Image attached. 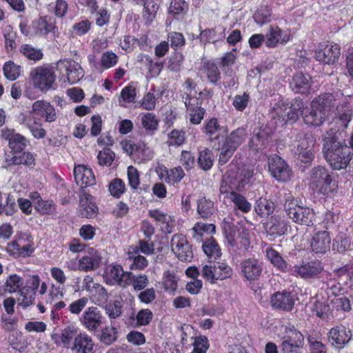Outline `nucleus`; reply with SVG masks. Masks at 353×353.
Wrapping results in <instances>:
<instances>
[{
  "label": "nucleus",
  "instance_id": "obj_1",
  "mask_svg": "<svg viewBox=\"0 0 353 353\" xmlns=\"http://www.w3.org/2000/svg\"><path fill=\"white\" fill-rule=\"evenodd\" d=\"M343 131L332 128L324 134L323 152L326 161L334 170L346 168L352 159L353 152L345 143Z\"/></svg>",
  "mask_w": 353,
  "mask_h": 353
},
{
  "label": "nucleus",
  "instance_id": "obj_2",
  "mask_svg": "<svg viewBox=\"0 0 353 353\" xmlns=\"http://www.w3.org/2000/svg\"><path fill=\"white\" fill-rule=\"evenodd\" d=\"M336 104V100L332 94L319 95L311 102L310 108L304 113V122L316 127L321 125L335 108Z\"/></svg>",
  "mask_w": 353,
  "mask_h": 353
},
{
  "label": "nucleus",
  "instance_id": "obj_3",
  "mask_svg": "<svg viewBox=\"0 0 353 353\" xmlns=\"http://www.w3.org/2000/svg\"><path fill=\"white\" fill-rule=\"evenodd\" d=\"M283 206L286 214L294 223L310 226L313 225L314 212L312 209L302 206L297 198L291 192H287L283 196Z\"/></svg>",
  "mask_w": 353,
  "mask_h": 353
},
{
  "label": "nucleus",
  "instance_id": "obj_4",
  "mask_svg": "<svg viewBox=\"0 0 353 353\" xmlns=\"http://www.w3.org/2000/svg\"><path fill=\"white\" fill-rule=\"evenodd\" d=\"M312 183L318 192L330 196L336 188V183L332 180L329 171L323 166H317L310 171Z\"/></svg>",
  "mask_w": 353,
  "mask_h": 353
},
{
  "label": "nucleus",
  "instance_id": "obj_5",
  "mask_svg": "<svg viewBox=\"0 0 353 353\" xmlns=\"http://www.w3.org/2000/svg\"><path fill=\"white\" fill-rule=\"evenodd\" d=\"M30 77L33 85L42 92H46L54 88L56 75L50 68L37 67L31 70Z\"/></svg>",
  "mask_w": 353,
  "mask_h": 353
},
{
  "label": "nucleus",
  "instance_id": "obj_6",
  "mask_svg": "<svg viewBox=\"0 0 353 353\" xmlns=\"http://www.w3.org/2000/svg\"><path fill=\"white\" fill-rule=\"evenodd\" d=\"M172 252L181 261L190 262L193 252L185 236L181 234H174L170 241Z\"/></svg>",
  "mask_w": 353,
  "mask_h": 353
},
{
  "label": "nucleus",
  "instance_id": "obj_7",
  "mask_svg": "<svg viewBox=\"0 0 353 353\" xmlns=\"http://www.w3.org/2000/svg\"><path fill=\"white\" fill-rule=\"evenodd\" d=\"M268 169L271 175L278 181H287L292 175L286 162L279 156L274 154L268 158Z\"/></svg>",
  "mask_w": 353,
  "mask_h": 353
},
{
  "label": "nucleus",
  "instance_id": "obj_8",
  "mask_svg": "<svg viewBox=\"0 0 353 353\" xmlns=\"http://www.w3.org/2000/svg\"><path fill=\"white\" fill-rule=\"evenodd\" d=\"M272 140V131L269 128L254 129L248 143V147L255 152H262L269 145Z\"/></svg>",
  "mask_w": 353,
  "mask_h": 353
},
{
  "label": "nucleus",
  "instance_id": "obj_9",
  "mask_svg": "<svg viewBox=\"0 0 353 353\" xmlns=\"http://www.w3.org/2000/svg\"><path fill=\"white\" fill-rule=\"evenodd\" d=\"M352 336L350 329L343 325H336L328 332V341L334 348L343 349L351 340Z\"/></svg>",
  "mask_w": 353,
  "mask_h": 353
},
{
  "label": "nucleus",
  "instance_id": "obj_10",
  "mask_svg": "<svg viewBox=\"0 0 353 353\" xmlns=\"http://www.w3.org/2000/svg\"><path fill=\"white\" fill-rule=\"evenodd\" d=\"M103 316L98 307H88L80 318L81 324L90 332L96 331L103 323Z\"/></svg>",
  "mask_w": 353,
  "mask_h": 353
},
{
  "label": "nucleus",
  "instance_id": "obj_11",
  "mask_svg": "<svg viewBox=\"0 0 353 353\" xmlns=\"http://www.w3.org/2000/svg\"><path fill=\"white\" fill-rule=\"evenodd\" d=\"M1 137L8 142V147L10 149L9 154L23 152L28 143L24 136L16 133L13 130H3Z\"/></svg>",
  "mask_w": 353,
  "mask_h": 353
},
{
  "label": "nucleus",
  "instance_id": "obj_12",
  "mask_svg": "<svg viewBox=\"0 0 353 353\" xmlns=\"http://www.w3.org/2000/svg\"><path fill=\"white\" fill-rule=\"evenodd\" d=\"M331 237L327 230L316 231L310 240V248L316 254H323L330 250Z\"/></svg>",
  "mask_w": 353,
  "mask_h": 353
},
{
  "label": "nucleus",
  "instance_id": "obj_13",
  "mask_svg": "<svg viewBox=\"0 0 353 353\" xmlns=\"http://www.w3.org/2000/svg\"><path fill=\"white\" fill-rule=\"evenodd\" d=\"M341 54V49L338 44L328 43L315 52V58L319 61L326 64L336 63Z\"/></svg>",
  "mask_w": 353,
  "mask_h": 353
},
{
  "label": "nucleus",
  "instance_id": "obj_14",
  "mask_svg": "<svg viewBox=\"0 0 353 353\" xmlns=\"http://www.w3.org/2000/svg\"><path fill=\"white\" fill-rule=\"evenodd\" d=\"M92 198L90 194L87 193L84 190H81L79 195V206L78 212L81 217L91 219L96 216L98 208L95 203L92 201Z\"/></svg>",
  "mask_w": 353,
  "mask_h": 353
},
{
  "label": "nucleus",
  "instance_id": "obj_15",
  "mask_svg": "<svg viewBox=\"0 0 353 353\" xmlns=\"http://www.w3.org/2000/svg\"><path fill=\"white\" fill-rule=\"evenodd\" d=\"M243 276L248 281H254L259 279L263 271V264L258 259L250 258L241 263Z\"/></svg>",
  "mask_w": 353,
  "mask_h": 353
},
{
  "label": "nucleus",
  "instance_id": "obj_16",
  "mask_svg": "<svg viewBox=\"0 0 353 353\" xmlns=\"http://www.w3.org/2000/svg\"><path fill=\"white\" fill-rule=\"evenodd\" d=\"M265 36V46L275 48L279 43H286L290 39L288 32L282 30L278 26H270Z\"/></svg>",
  "mask_w": 353,
  "mask_h": 353
},
{
  "label": "nucleus",
  "instance_id": "obj_17",
  "mask_svg": "<svg viewBox=\"0 0 353 353\" xmlns=\"http://www.w3.org/2000/svg\"><path fill=\"white\" fill-rule=\"evenodd\" d=\"M101 256L95 249L91 248L79 261V269L81 271L89 272L95 270L100 266Z\"/></svg>",
  "mask_w": 353,
  "mask_h": 353
},
{
  "label": "nucleus",
  "instance_id": "obj_18",
  "mask_svg": "<svg viewBox=\"0 0 353 353\" xmlns=\"http://www.w3.org/2000/svg\"><path fill=\"white\" fill-rule=\"evenodd\" d=\"M74 179L77 185L83 190L84 188L96 183L95 176L92 170L83 165H78L74 168Z\"/></svg>",
  "mask_w": 353,
  "mask_h": 353
},
{
  "label": "nucleus",
  "instance_id": "obj_19",
  "mask_svg": "<svg viewBox=\"0 0 353 353\" xmlns=\"http://www.w3.org/2000/svg\"><path fill=\"white\" fill-rule=\"evenodd\" d=\"M323 269L320 261H311L294 266V272L303 279H311L319 274Z\"/></svg>",
  "mask_w": 353,
  "mask_h": 353
},
{
  "label": "nucleus",
  "instance_id": "obj_20",
  "mask_svg": "<svg viewBox=\"0 0 353 353\" xmlns=\"http://www.w3.org/2000/svg\"><path fill=\"white\" fill-rule=\"evenodd\" d=\"M34 157L30 152H19L14 154H8L5 159L3 168L9 169L12 165H25L30 166L34 165Z\"/></svg>",
  "mask_w": 353,
  "mask_h": 353
},
{
  "label": "nucleus",
  "instance_id": "obj_21",
  "mask_svg": "<svg viewBox=\"0 0 353 353\" xmlns=\"http://www.w3.org/2000/svg\"><path fill=\"white\" fill-rule=\"evenodd\" d=\"M272 307L283 311H291L294 305V301L290 292H277L273 294L270 299Z\"/></svg>",
  "mask_w": 353,
  "mask_h": 353
},
{
  "label": "nucleus",
  "instance_id": "obj_22",
  "mask_svg": "<svg viewBox=\"0 0 353 353\" xmlns=\"http://www.w3.org/2000/svg\"><path fill=\"white\" fill-rule=\"evenodd\" d=\"M32 112L45 118L46 122H53L57 119L55 109L49 102L37 100L32 104Z\"/></svg>",
  "mask_w": 353,
  "mask_h": 353
},
{
  "label": "nucleus",
  "instance_id": "obj_23",
  "mask_svg": "<svg viewBox=\"0 0 353 353\" xmlns=\"http://www.w3.org/2000/svg\"><path fill=\"white\" fill-rule=\"evenodd\" d=\"M94 341L85 333H80L74 339L71 349L74 353H94Z\"/></svg>",
  "mask_w": 353,
  "mask_h": 353
},
{
  "label": "nucleus",
  "instance_id": "obj_24",
  "mask_svg": "<svg viewBox=\"0 0 353 353\" xmlns=\"http://www.w3.org/2000/svg\"><path fill=\"white\" fill-rule=\"evenodd\" d=\"M290 85L294 92L305 94L310 90L312 78L309 74L297 72L293 76Z\"/></svg>",
  "mask_w": 353,
  "mask_h": 353
},
{
  "label": "nucleus",
  "instance_id": "obj_25",
  "mask_svg": "<svg viewBox=\"0 0 353 353\" xmlns=\"http://www.w3.org/2000/svg\"><path fill=\"white\" fill-rule=\"evenodd\" d=\"M148 214L157 222L163 225L162 230L165 232L171 233L172 232L174 221L170 216L157 209L149 210Z\"/></svg>",
  "mask_w": 353,
  "mask_h": 353
},
{
  "label": "nucleus",
  "instance_id": "obj_26",
  "mask_svg": "<svg viewBox=\"0 0 353 353\" xmlns=\"http://www.w3.org/2000/svg\"><path fill=\"white\" fill-rule=\"evenodd\" d=\"M335 119L336 123H339L344 129L347 128L353 116L352 110L345 103H339L335 105Z\"/></svg>",
  "mask_w": 353,
  "mask_h": 353
},
{
  "label": "nucleus",
  "instance_id": "obj_27",
  "mask_svg": "<svg viewBox=\"0 0 353 353\" xmlns=\"http://www.w3.org/2000/svg\"><path fill=\"white\" fill-rule=\"evenodd\" d=\"M248 134L246 130L243 128H239L232 131L225 139L224 144L235 150L245 141Z\"/></svg>",
  "mask_w": 353,
  "mask_h": 353
},
{
  "label": "nucleus",
  "instance_id": "obj_28",
  "mask_svg": "<svg viewBox=\"0 0 353 353\" xmlns=\"http://www.w3.org/2000/svg\"><path fill=\"white\" fill-rule=\"evenodd\" d=\"M33 28L39 35H46L53 32L56 26L54 20L50 17H41L33 23Z\"/></svg>",
  "mask_w": 353,
  "mask_h": 353
},
{
  "label": "nucleus",
  "instance_id": "obj_29",
  "mask_svg": "<svg viewBox=\"0 0 353 353\" xmlns=\"http://www.w3.org/2000/svg\"><path fill=\"white\" fill-rule=\"evenodd\" d=\"M90 298L98 305L106 303L109 299V294L106 289L100 283H96L89 292Z\"/></svg>",
  "mask_w": 353,
  "mask_h": 353
},
{
  "label": "nucleus",
  "instance_id": "obj_30",
  "mask_svg": "<svg viewBox=\"0 0 353 353\" xmlns=\"http://www.w3.org/2000/svg\"><path fill=\"white\" fill-rule=\"evenodd\" d=\"M197 212L203 219L209 218L214 212V202L205 196L197 200Z\"/></svg>",
  "mask_w": 353,
  "mask_h": 353
},
{
  "label": "nucleus",
  "instance_id": "obj_31",
  "mask_svg": "<svg viewBox=\"0 0 353 353\" xmlns=\"http://www.w3.org/2000/svg\"><path fill=\"white\" fill-rule=\"evenodd\" d=\"M274 204L265 198H259L254 205V210L260 216H268L274 212Z\"/></svg>",
  "mask_w": 353,
  "mask_h": 353
},
{
  "label": "nucleus",
  "instance_id": "obj_32",
  "mask_svg": "<svg viewBox=\"0 0 353 353\" xmlns=\"http://www.w3.org/2000/svg\"><path fill=\"white\" fill-rule=\"evenodd\" d=\"M202 248L205 254L210 259L216 260L221 256L219 245L212 238L207 239L203 243Z\"/></svg>",
  "mask_w": 353,
  "mask_h": 353
},
{
  "label": "nucleus",
  "instance_id": "obj_33",
  "mask_svg": "<svg viewBox=\"0 0 353 353\" xmlns=\"http://www.w3.org/2000/svg\"><path fill=\"white\" fill-rule=\"evenodd\" d=\"M221 131V128L215 118L210 119L203 126V132L211 141L219 139Z\"/></svg>",
  "mask_w": 353,
  "mask_h": 353
},
{
  "label": "nucleus",
  "instance_id": "obj_34",
  "mask_svg": "<svg viewBox=\"0 0 353 353\" xmlns=\"http://www.w3.org/2000/svg\"><path fill=\"white\" fill-rule=\"evenodd\" d=\"M287 230L288 226L283 219L279 216L271 217L270 226L268 230L270 234L281 236L285 234Z\"/></svg>",
  "mask_w": 353,
  "mask_h": 353
},
{
  "label": "nucleus",
  "instance_id": "obj_35",
  "mask_svg": "<svg viewBox=\"0 0 353 353\" xmlns=\"http://www.w3.org/2000/svg\"><path fill=\"white\" fill-rule=\"evenodd\" d=\"M214 157L212 151L208 148L201 151L197 161L199 168L205 171L210 170L213 165Z\"/></svg>",
  "mask_w": 353,
  "mask_h": 353
},
{
  "label": "nucleus",
  "instance_id": "obj_36",
  "mask_svg": "<svg viewBox=\"0 0 353 353\" xmlns=\"http://www.w3.org/2000/svg\"><path fill=\"white\" fill-rule=\"evenodd\" d=\"M123 307V304L121 300H114L106 303L104 309L108 317L114 319L122 315Z\"/></svg>",
  "mask_w": 353,
  "mask_h": 353
},
{
  "label": "nucleus",
  "instance_id": "obj_37",
  "mask_svg": "<svg viewBox=\"0 0 353 353\" xmlns=\"http://www.w3.org/2000/svg\"><path fill=\"white\" fill-rule=\"evenodd\" d=\"M304 103L302 99H295L288 107V114L290 122H295L300 115H303Z\"/></svg>",
  "mask_w": 353,
  "mask_h": 353
},
{
  "label": "nucleus",
  "instance_id": "obj_38",
  "mask_svg": "<svg viewBox=\"0 0 353 353\" xmlns=\"http://www.w3.org/2000/svg\"><path fill=\"white\" fill-rule=\"evenodd\" d=\"M228 199H230L235 206L243 212H248L251 210V204L248 201L245 196L232 191L228 194Z\"/></svg>",
  "mask_w": 353,
  "mask_h": 353
},
{
  "label": "nucleus",
  "instance_id": "obj_39",
  "mask_svg": "<svg viewBox=\"0 0 353 353\" xmlns=\"http://www.w3.org/2000/svg\"><path fill=\"white\" fill-rule=\"evenodd\" d=\"M66 63L67 65H65V67L68 81L70 84H74L79 81L83 77L82 70L81 66L75 62L72 63L71 62L67 61Z\"/></svg>",
  "mask_w": 353,
  "mask_h": 353
},
{
  "label": "nucleus",
  "instance_id": "obj_40",
  "mask_svg": "<svg viewBox=\"0 0 353 353\" xmlns=\"http://www.w3.org/2000/svg\"><path fill=\"white\" fill-rule=\"evenodd\" d=\"M288 106L285 104L283 101H279L275 104L272 109L271 112L272 117L273 119H276V117H277L278 120L281 123L289 122L290 121V119H288Z\"/></svg>",
  "mask_w": 353,
  "mask_h": 353
},
{
  "label": "nucleus",
  "instance_id": "obj_41",
  "mask_svg": "<svg viewBox=\"0 0 353 353\" xmlns=\"http://www.w3.org/2000/svg\"><path fill=\"white\" fill-rule=\"evenodd\" d=\"M312 311L318 317L325 320L329 318L330 307L328 303L324 300H316L312 307Z\"/></svg>",
  "mask_w": 353,
  "mask_h": 353
},
{
  "label": "nucleus",
  "instance_id": "obj_42",
  "mask_svg": "<svg viewBox=\"0 0 353 353\" xmlns=\"http://www.w3.org/2000/svg\"><path fill=\"white\" fill-rule=\"evenodd\" d=\"M216 227L214 224L197 223L192 228V238L197 242L202 240L203 232H214Z\"/></svg>",
  "mask_w": 353,
  "mask_h": 353
},
{
  "label": "nucleus",
  "instance_id": "obj_43",
  "mask_svg": "<svg viewBox=\"0 0 353 353\" xmlns=\"http://www.w3.org/2000/svg\"><path fill=\"white\" fill-rule=\"evenodd\" d=\"M35 210L41 214H54L56 213V205L52 200L39 199L34 204Z\"/></svg>",
  "mask_w": 353,
  "mask_h": 353
},
{
  "label": "nucleus",
  "instance_id": "obj_44",
  "mask_svg": "<svg viewBox=\"0 0 353 353\" xmlns=\"http://www.w3.org/2000/svg\"><path fill=\"white\" fill-rule=\"evenodd\" d=\"M117 330L114 327H103L99 335V340L105 345H110L117 340Z\"/></svg>",
  "mask_w": 353,
  "mask_h": 353
},
{
  "label": "nucleus",
  "instance_id": "obj_45",
  "mask_svg": "<svg viewBox=\"0 0 353 353\" xmlns=\"http://www.w3.org/2000/svg\"><path fill=\"white\" fill-rule=\"evenodd\" d=\"M141 61L144 63L152 77L159 76L163 67V62H154L147 54L141 55Z\"/></svg>",
  "mask_w": 353,
  "mask_h": 353
},
{
  "label": "nucleus",
  "instance_id": "obj_46",
  "mask_svg": "<svg viewBox=\"0 0 353 353\" xmlns=\"http://www.w3.org/2000/svg\"><path fill=\"white\" fill-rule=\"evenodd\" d=\"M265 252L266 256L274 266L283 271L287 270L288 264L278 252L272 248H267Z\"/></svg>",
  "mask_w": 353,
  "mask_h": 353
},
{
  "label": "nucleus",
  "instance_id": "obj_47",
  "mask_svg": "<svg viewBox=\"0 0 353 353\" xmlns=\"http://www.w3.org/2000/svg\"><path fill=\"white\" fill-rule=\"evenodd\" d=\"M204 72L208 81L216 83L220 79L221 73L218 66L212 62H207L203 68Z\"/></svg>",
  "mask_w": 353,
  "mask_h": 353
},
{
  "label": "nucleus",
  "instance_id": "obj_48",
  "mask_svg": "<svg viewBox=\"0 0 353 353\" xmlns=\"http://www.w3.org/2000/svg\"><path fill=\"white\" fill-rule=\"evenodd\" d=\"M21 67L16 65L12 61H8L3 66V72L5 77L10 80H16L20 75Z\"/></svg>",
  "mask_w": 353,
  "mask_h": 353
},
{
  "label": "nucleus",
  "instance_id": "obj_49",
  "mask_svg": "<svg viewBox=\"0 0 353 353\" xmlns=\"http://www.w3.org/2000/svg\"><path fill=\"white\" fill-rule=\"evenodd\" d=\"M35 294V292H33V290H27L23 288L20 290V295L17 299L19 304L23 307H28L33 303Z\"/></svg>",
  "mask_w": 353,
  "mask_h": 353
},
{
  "label": "nucleus",
  "instance_id": "obj_50",
  "mask_svg": "<svg viewBox=\"0 0 353 353\" xmlns=\"http://www.w3.org/2000/svg\"><path fill=\"white\" fill-rule=\"evenodd\" d=\"M185 176L181 167H176L166 171L165 181L171 184L179 183Z\"/></svg>",
  "mask_w": 353,
  "mask_h": 353
},
{
  "label": "nucleus",
  "instance_id": "obj_51",
  "mask_svg": "<svg viewBox=\"0 0 353 353\" xmlns=\"http://www.w3.org/2000/svg\"><path fill=\"white\" fill-rule=\"evenodd\" d=\"M20 52L28 59L33 61H39L43 57V53L41 50L37 49L28 44L22 45L20 48Z\"/></svg>",
  "mask_w": 353,
  "mask_h": 353
},
{
  "label": "nucleus",
  "instance_id": "obj_52",
  "mask_svg": "<svg viewBox=\"0 0 353 353\" xmlns=\"http://www.w3.org/2000/svg\"><path fill=\"white\" fill-rule=\"evenodd\" d=\"M23 283L21 277L17 274H11L6 281L5 290L10 293L15 292L23 285Z\"/></svg>",
  "mask_w": 353,
  "mask_h": 353
},
{
  "label": "nucleus",
  "instance_id": "obj_53",
  "mask_svg": "<svg viewBox=\"0 0 353 353\" xmlns=\"http://www.w3.org/2000/svg\"><path fill=\"white\" fill-rule=\"evenodd\" d=\"M282 341L302 348L304 343V337L303 335L297 330H290L287 332V334L283 336Z\"/></svg>",
  "mask_w": 353,
  "mask_h": 353
},
{
  "label": "nucleus",
  "instance_id": "obj_54",
  "mask_svg": "<svg viewBox=\"0 0 353 353\" xmlns=\"http://www.w3.org/2000/svg\"><path fill=\"white\" fill-rule=\"evenodd\" d=\"M141 124L147 131H154L159 125V121L153 113H145L141 119Z\"/></svg>",
  "mask_w": 353,
  "mask_h": 353
},
{
  "label": "nucleus",
  "instance_id": "obj_55",
  "mask_svg": "<svg viewBox=\"0 0 353 353\" xmlns=\"http://www.w3.org/2000/svg\"><path fill=\"white\" fill-rule=\"evenodd\" d=\"M183 55L181 52L176 51L170 57L168 62V69L172 72H179L181 70L183 62Z\"/></svg>",
  "mask_w": 353,
  "mask_h": 353
},
{
  "label": "nucleus",
  "instance_id": "obj_56",
  "mask_svg": "<svg viewBox=\"0 0 353 353\" xmlns=\"http://www.w3.org/2000/svg\"><path fill=\"white\" fill-rule=\"evenodd\" d=\"M114 157L115 154L110 149L104 148L98 153V163L102 166H110Z\"/></svg>",
  "mask_w": 353,
  "mask_h": 353
},
{
  "label": "nucleus",
  "instance_id": "obj_57",
  "mask_svg": "<svg viewBox=\"0 0 353 353\" xmlns=\"http://www.w3.org/2000/svg\"><path fill=\"white\" fill-rule=\"evenodd\" d=\"M188 10V5L184 0H173L171 1L169 12L174 16L183 14Z\"/></svg>",
  "mask_w": 353,
  "mask_h": 353
},
{
  "label": "nucleus",
  "instance_id": "obj_58",
  "mask_svg": "<svg viewBox=\"0 0 353 353\" xmlns=\"http://www.w3.org/2000/svg\"><path fill=\"white\" fill-rule=\"evenodd\" d=\"M352 243L350 238L347 236H339L335 239L333 243V248L339 253H345V252L350 250Z\"/></svg>",
  "mask_w": 353,
  "mask_h": 353
},
{
  "label": "nucleus",
  "instance_id": "obj_59",
  "mask_svg": "<svg viewBox=\"0 0 353 353\" xmlns=\"http://www.w3.org/2000/svg\"><path fill=\"white\" fill-rule=\"evenodd\" d=\"M201 274L203 279L212 283L216 280H219L217 273L216 272L214 265L211 263L204 265L202 267Z\"/></svg>",
  "mask_w": 353,
  "mask_h": 353
},
{
  "label": "nucleus",
  "instance_id": "obj_60",
  "mask_svg": "<svg viewBox=\"0 0 353 353\" xmlns=\"http://www.w3.org/2000/svg\"><path fill=\"white\" fill-rule=\"evenodd\" d=\"M216 272L219 280H223L230 278L232 274V269L224 262H216L214 263Z\"/></svg>",
  "mask_w": 353,
  "mask_h": 353
},
{
  "label": "nucleus",
  "instance_id": "obj_61",
  "mask_svg": "<svg viewBox=\"0 0 353 353\" xmlns=\"http://www.w3.org/2000/svg\"><path fill=\"white\" fill-rule=\"evenodd\" d=\"M125 185L124 182L120 179H114L109 185V191L110 194L117 198L125 192Z\"/></svg>",
  "mask_w": 353,
  "mask_h": 353
},
{
  "label": "nucleus",
  "instance_id": "obj_62",
  "mask_svg": "<svg viewBox=\"0 0 353 353\" xmlns=\"http://www.w3.org/2000/svg\"><path fill=\"white\" fill-rule=\"evenodd\" d=\"M253 176L254 170L250 167H245L234 178L243 186L250 182Z\"/></svg>",
  "mask_w": 353,
  "mask_h": 353
},
{
  "label": "nucleus",
  "instance_id": "obj_63",
  "mask_svg": "<svg viewBox=\"0 0 353 353\" xmlns=\"http://www.w3.org/2000/svg\"><path fill=\"white\" fill-rule=\"evenodd\" d=\"M194 350L191 353H206L209 348L208 340L205 336H200L194 339L193 343Z\"/></svg>",
  "mask_w": 353,
  "mask_h": 353
},
{
  "label": "nucleus",
  "instance_id": "obj_64",
  "mask_svg": "<svg viewBox=\"0 0 353 353\" xmlns=\"http://www.w3.org/2000/svg\"><path fill=\"white\" fill-rule=\"evenodd\" d=\"M118 60V57L111 51H106L101 57V66L103 68H110L114 66Z\"/></svg>",
  "mask_w": 353,
  "mask_h": 353
}]
</instances>
